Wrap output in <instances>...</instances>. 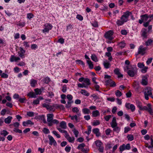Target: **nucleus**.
Instances as JSON below:
<instances>
[{"label": "nucleus", "mask_w": 153, "mask_h": 153, "mask_svg": "<svg viewBox=\"0 0 153 153\" xmlns=\"http://www.w3.org/2000/svg\"><path fill=\"white\" fill-rule=\"evenodd\" d=\"M80 93L88 97L89 96L90 94L86 91L84 89H82Z\"/></svg>", "instance_id": "obj_22"}, {"label": "nucleus", "mask_w": 153, "mask_h": 153, "mask_svg": "<svg viewBox=\"0 0 153 153\" xmlns=\"http://www.w3.org/2000/svg\"><path fill=\"white\" fill-rule=\"evenodd\" d=\"M147 49V47H143L142 45L140 46L138 48L137 55L141 54V55H143L146 53V51Z\"/></svg>", "instance_id": "obj_6"}, {"label": "nucleus", "mask_w": 153, "mask_h": 153, "mask_svg": "<svg viewBox=\"0 0 153 153\" xmlns=\"http://www.w3.org/2000/svg\"><path fill=\"white\" fill-rule=\"evenodd\" d=\"M137 68L135 66L129 70L127 72L128 74L130 77H133L137 74Z\"/></svg>", "instance_id": "obj_4"}, {"label": "nucleus", "mask_w": 153, "mask_h": 153, "mask_svg": "<svg viewBox=\"0 0 153 153\" xmlns=\"http://www.w3.org/2000/svg\"><path fill=\"white\" fill-rule=\"evenodd\" d=\"M47 121L48 124L49 126H52L53 124H57L59 121L56 119H53L54 116L53 114H49L47 115Z\"/></svg>", "instance_id": "obj_1"}, {"label": "nucleus", "mask_w": 153, "mask_h": 153, "mask_svg": "<svg viewBox=\"0 0 153 153\" xmlns=\"http://www.w3.org/2000/svg\"><path fill=\"white\" fill-rule=\"evenodd\" d=\"M33 15L31 13H28L27 14V18L29 20H30V19L32 18L33 17Z\"/></svg>", "instance_id": "obj_51"}, {"label": "nucleus", "mask_w": 153, "mask_h": 153, "mask_svg": "<svg viewBox=\"0 0 153 153\" xmlns=\"http://www.w3.org/2000/svg\"><path fill=\"white\" fill-rule=\"evenodd\" d=\"M19 123L18 122H16L13 124H11L10 125V126H13L16 128L19 127Z\"/></svg>", "instance_id": "obj_50"}, {"label": "nucleus", "mask_w": 153, "mask_h": 153, "mask_svg": "<svg viewBox=\"0 0 153 153\" xmlns=\"http://www.w3.org/2000/svg\"><path fill=\"white\" fill-rule=\"evenodd\" d=\"M152 42L153 41L151 39H149L145 42V45L146 46H149L151 45Z\"/></svg>", "instance_id": "obj_28"}, {"label": "nucleus", "mask_w": 153, "mask_h": 153, "mask_svg": "<svg viewBox=\"0 0 153 153\" xmlns=\"http://www.w3.org/2000/svg\"><path fill=\"white\" fill-rule=\"evenodd\" d=\"M72 111L73 112L77 113L78 112L79 110L78 109V108L76 107H74L72 108Z\"/></svg>", "instance_id": "obj_54"}, {"label": "nucleus", "mask_w": 153, "mask_h": 153, "mask_svg": "<svg viewBox=\"0 0 153 153\" xmlns=\"http://www.w3.org/2000/svg\"><path fill=\"white\" fill-rule=\"evenodd\" d=\"M22 124L23 126H26L27 125H33L34 123L32 122L30 120H27L26 121L23 122Z\"/></svg>", "instance_id": "obj_17"}, {"label": "nucleus", "mask_w": 153, "mask_h": 153, "mask_svg": "<svg viewBox=\"0 0 153 153\" xmlns=\"http://www.w3.org/2000/svg\"><path fill=\"white\" fill-rule=\"evenodd\" d=\"M8 134V132L4 130L1 133V134L4 136V137L6 136Z\"/></svg>", "instance_id": "obj_45"}, {"label": "nucleus", "mask_w": 153, "mask_h": 153, "mask_svg": "<svg viewBox=\"0 0 153 153\" xmlns=\"http://www.w3.org/2000/svg\"><path fill=\"white\" fill-rule=\"evenodd\" d=\"M133 86L136 89L138 90L139 88V82H138L135 81L133 83Z\"/></svg>", "instance_id": "obj_26"}, {"label": "nucleus", "mask_w": 153, "mask_h": 153, "mask_svg": "<svg viewBox=\"0 0 153 153\" xmlns=\"http://www.w3.org/2000/svg\"><path fill=\"white\" fill-rule=\"evenodd\" d=\"M111 126L112 128H114L117 126V124L116 122V118L115 117H114L112 119V121L110 123Z\"/></svg>", "instance_id": "obj_13"}, {"label": "nucleus", "mask_w": 153, "mask_h": 153, "mask_svg": "<svg viewBox=\"0 0 153 153\" xmlns=\"http://www.w3.org/2000/svg\"><path fill=\"white\" fill-rule=\"evenodd\" d=\"M92 114L93 117H97L98 116H100V113L98 111L96 110L92 111Z\"/></svg>", "instance_id": "obj_21"}, {"label": "nucleus", "mask_w": 153, "mask_h": 153, "mask_svg": "<svg viewBox=\"0 0 153 153\" xmlns=\"http://www.w3.org/2000/svg\"><path fill=\"white\" fill-rule=\"evenodd\" d=\"M141 70V72L143 73H145L146 72L147 70L148 69V67L147 66H144L142 68Z\"/></svg>", "instance_id": "obj_48"}, {"label": "nucleus", "mask_w": 153, "mask_h": 153, "mask_svg": "<svg viewBox=\"0 0 153 153\" xmlns=\"http://www.w3.org/2000/svg\"><path fill=\"white\" fill-rule=\"evenodd\" d=\"M152 59H153L152 58H150L148 59L146 62V63L147 65H149L152 62Z\"/></svg>", "instance_id": "obj_60"}, {"label": "nucleus", "mask_w": 153, "mask_h": 153, "mask_svg": "<svg viewBox=\"0 0 153 153\" xmlns=\"http://www.w3.org/2000/svg\"><path fill=\"white\" fill-rule=\"evenodd\" d=\"M37 81L33 79H31L30 80L31 86L33 87H35L36 84H37Z\"/></svg>", "instance_id": "obj_20"}, {"label": "nucleus", "mask_w": 153, "mask_h": 153, "mask_svg": "<svg viewBox=\"0 0 153 153\" xmlns=\"http://www.w3.org/2000/svg\"><path fill=\"white\" fill-rule=\"evenodd\" d=\"M91 58L93 61L95 62H97L98 61L97 57L94 54L91 55Z\"/></svg>", "instance_id": "obj_31"}, {"label": "nucleus", "mask_w": 153, "mask_h": 153, "mask_svg": "<svg viewBox=\"0 0 153 153\" xmlns=\"http://www.w3.org/2000/svg\"><path fill=\"white\" fill-rule=\"evenodd\" d=\"M85 146V145L84 143H82L79 144L77 148L78 149L82 150Z\"/></svg>", "instance_id": "obj_40"}, {"label": "nucleus", "mask_w": 153, "mask_h": 153, "mask_svg": "<svg viewBox=\"0 0 153 153\" xmlns=\"http://www.w3.org/2000/svg\"><path fill=\"white\" fill-rule=\"evenodd\" d=\"M82 112L84 114H88L91 112L90 110L87 108H85L82 109Z\"/></svg>", "instance_id": "obj_23"}, {"label": "nucleus", "mask_w": 153, "mask_h": 153, "mask_svg": "<svg viewBox=\"0 0 153 153\" xmlns=\"http://www.w3.org/2000/svg\"><path fill=\"white\" fill-rule=\"evenodd\" d=\"M7 111L6 109H2L1 112V114L2 116H4L5 115Z\"/></svg>", "instance_id": "obj_64"}, {"label": "nucleus", "mask_w": 153, "mask_h": 153, "mask_svg": "<svg viewBox=\"0 0 153 153\" xmlns=\"http://www.w3.org/2000/svg\"><path fill=\"white\" fill-rule=\"evenodd\" d=\"M143 92L144 93L145 98L146 100H149V96L153 98V96L152 92V89L150 87H146L144 89Z\"/></svg>", "instance_id": "obj_2"}, {"label": "nucleus", "mask_w": 153, "mask_h": 153, "mask_svg": "<svg viewBox=\"0 0 153 153\" xmlns=\"http://www.w3.org/2000/svg\"><path fill=\"white\" fill-rule=\"evenodd\" d=\"M111 117V115H107L104 117V118L105 120L107 121H108L110 118Z\"/></svg>", "instance_id": "obj_63"}, {"label": "nucleus", "mask_w": 153, "mask_h": 153, "mask_svg": "<svg viewBox=\"0 0 153 153\" xmlns=\"http://www.w3.org/2000/svg\"><path fill=\"white\" fill-rule=\"evenodd\" d=\"M52 133L55 135L57 138H59L60 137V135L57 133V132L55 131H52Z\"/></svg>", "instance_id": "obj_56"}, {"label": "nucleus", "mask_w": 153, "mask_h": 153, "mask_svg": "<svg viewBox=\"0 0 153 153\" xmlns=\"http://www.w3.org/2000/svg\"><path fill=\"white\" fill-rule=\"evenodd\" d=\"M121 20H118L116 22V23L118 26L122 25L123 24L124 22H125L123 19Z\"/></svg>", "instance_id": "obj_25"}, {"label": "nucleus", "mask_w": 153, "mask_h": 153, "mask_svg": "<svg viewBox=\"0 0 153 153\" xmlns=\"http://www.w3.org/2000/svg\"><path fill=\"white\" fill-rule=\"evenodd\" d=\"M65 138L70 143H74L75 138L74 137H71L69 134L68 133L66 135H64Z\"/></svg>", "instance_id": "obj_11"}, {"label": "nucleus", "mask_w": 153, "mask_h": 153, "mask_svg": "<svg viewBox=\"0 0 153 153\" xmlns=\"http://www.w3.org/2000/svg\"><path fill=\"white\" fill-rule=\"evenodd\" d=\"M115 94L117 96L120 97L122 95V93L119 90H117Z\"/></svg>", "instance_id": "obj_53"}, {"label": "nucleus", "mask_w": 153, "mask_h": 153, "mask_svg": "<svg viewBox=\"0 0 153 153\" xmlns=\"http://www.w3.org/2000/svg\"><path fill=\"white\" fill-rule=\"evenodd\" d=\"M91 126H89L88 127V131H85V133L89 135L91 133Z\"/></svg>", "instance_id": "obj_39"}, {"label": "nucleus", "mask_w": 153, "mask_h": 153, "mask_svg": "<svg viewBox=\"0 0 153 153\" xmlns=\"http://www.w3.org/2000/svg\"><path fill=\"white\" fill-rule=\"evenodd\" d=\"M130 107H129V109H131V111L132 112H133L135 110V107L133 104H131V106H130Z\"/></svg>", "instance_id": "obj_58"}, {"label": "nucleus", "mask_w": 153, "mask_h": 153, "mask_svg": "<svg viewBox=\"0 0 153 153\" xmlns=\"http://www.w3.org/2000/svg\"><path fill=\"white\" fill-rule=\"evenodd\" d=\"M125 144H123L122 145L120 146L119 147V150L120 152H123L125 149Z\"/></svg>", "instance_id": "obj_42"}, {"label": "nucleus", "mask_w": 153, "mask_h": 153, "mask_svg": "<svg viewBox=\"0 0 153 153\" xmlns=\"http://www.w3.org/2000/svg\"><path fill=\"white\" fill-rule=\"evenodd\" d=\"M84 82L86 84V85H90V79L88 78L85 79L84 81Z\"/></svg>", "instance_id": "obj_46"}, {"label": "nucleus", "mask_w": 153, "mask_h": 153, "mask_svg": "<svg viewBox=\"0 0 153 153\" xmlns=\"http://www.w3.org/2000/svg\"><path fill=\"white\" fill-rule=\"evenodd\" d=\"M48 137L49 140V144L50 145H52L54 146L56 145V142L52 136L48 135Z\"/></svg>", "instance_id": "obj_10"}, {"label": "nucleus", "mask_w": 153, "mask_h": 153, "mask_svg": "<svg viewBox=\"0 0 153 153\" xmlns=\"http://www.w3.org/2000/svg\"><path fill=\"white\" fill-rule=\"evenodd\" d=\"M12 118V117L11 116H8L4 119V122L6 124H10L11 123Z\"/></svg>", "instance_id": "obj_18"}, {"label": "nucleus", "mask_w": 153, "mask_h": 153, "mask_svg": "<svg viewBox=\"0 0 153 153\" xmlns=\"http://www.w3.org/2000/svg\"><path fill=\"white\" fill-rule=\"evenodd\" d=\"M118 45L120 47V48L121 49H122L125 47L126 45V44L124 42L122 41L120 42L118 44Z\"/></svg>", "instance_id": "obj_33"}, {"label": "nucleus", "mask_w": 153, "mask_h": 153, "mask_svg": "<svg viewBox=\"0 0 153 153\" xmlns=\"http://www.w3.org/2000/svg\"><path fill=\"white\" fill-rule=\"evenodd\" d=\"M127 51H128L117 52L116 53V55L117 56H120L122 55H125L126 54V53Z\"/></svg>", "instance_id": "obj_35"}, {"label": "nucleus", "mask_w": 153, "mask_h": 153, "mask_svg": "<svg viewBox=\"0 0 153 153\" xmlns=\"http://www.w3.org/2000/svg\"><path fill=\"white\" fill-rule=\"evenodd\" d=\"M147 106H142L140 110H146L148 111L151 115H152L153 114V110L152 109L151 104L150 103H149Z\"/></svg>", "instance_id": "obj_3"}, {"label": "nucleus", "mask_w": 153, "mask_h": 153, "mask_svg": "<svg viewBox=\"0 0 153 153\" xmlns=\"http://www.w3.org/2000/svg\"><path fill=\"white\" fill-rule=\"evenodd\" d=\"M112 128H113V131L115 132H116L117 133H118L120 132V128L119 127L117 126Z\"/></svg>", "instance_id": "obj_38"}, {"label": "nucleus", "mask_w": 153, "mask_h": 153, "mask_svg": "<svg viewBox=\"0 0 153 153\" xmlns=\"http://www.w3.org/2000/svg\"><path fill=\"white\" fill-rule=\"evenodd\" d=\"M57 129L60 132L65 133V135H66L68 133L67 131H66L64 130H62L59 128L57 127Z\"/></svg>", "instance_id": "obj_37"}, {"label": "nucleus", "mask_w": 153, "mask_h": 153, "mask_svg": "<svg viewBox=\"0 0 153 153\" xmlns=\"http://www.w3.org/2000/svg\"><path fill=\"white\" fill-rule=\"evenodd\" d=\"M92 132L96 134L97 137H99L100 135V133L99 132V129L98 128H96L93 129Z\"/></svg>", "instance_id": "obj_14"}, {"label": "nucleus", "mask_w": 153, "mask_h": 153, "mask_svg": "<svg viewBox=\"0 0 153 153\" xmlns=\"http://www.w3.org/2000/svg\"><path fill=\"white\" fill-rule=\"evenodd\" d=\"M132 13L131 12L127 11L123 13V14L121 16L120 18L121 19H123L124 22H126L128 20V18L129 16L132 14Z\"/></svg>", "instance_id": "obj_5"}, {"label": "nucleus", "mask_w": 153, "mask_h": 153, "mask_svg": "<svg viewBox=\"0 0 153 153\" xmlns=\"http://www.w3.org/2000/svg\"><path fill=\"white\" fill-rule=\"evenodd\" d=\"M136 103L137 107L139 108V109L140 110L141 108L142 107V103L140 101H136Z\"/></svg>", "instance_id": "obj_41"}, {"label": "nucleus", "mask_w": 153, "mask_h": 153, "mask_svg": "<svg viewBox=\"0 0 153 153\" xmlns=\"http://www.w3.org/2000/svg\"><path fill=\"white\" fill-rule=\"evenodd\" d=\"M27 96L31 98L36 97V94L33 92H29L27 94Z\"/></svg>", "instance_id": "obj_24"}, {"label": "nucleus", "mask_w": 153, "mask_h": 153, "mask_svg": "<svg viewBox=\"0 0 153 153\" xmlns=\"http://www.w3.org/2000/svg\"><path fill=\"white\" fill-rule=\"evenodd\" d=\"M20 59L19 57H16L14 55H11L10 58V61L11 62H13L15 61L16 62L18 60H20Z\"/></svg>", "instance_id": "obj_16"}, {"label": "nucleus", "mask_w": 153, "mask_h": 153, "mask_svg": "<svg viewBox=\"0 0 153 153\" xmlns=\"http://www.w3.org/2000/svg\"><path fill=\"white\" fill-rule=\"evenodd\" d=\"M100 122L99 120H97L94 122L93 123V125L94 126H96L100 124Z\"/></svg>", "instance_id": "obj_55"}, {"label": "nucleus", "mask_w": 153, "mask_h": 153, "mask_svg": "<svg viewBox=\"0 0 153 153\" xmlns=\"http://www.w3.org/2000/svg\"><path fill=\"white\" fill-rule=\"evenodd\" d=\"M113 32L111 30H109L105 34V37L108 39L111 40L113 39L112 36Z\"/></svg>", "instance_id": "obj_8"}, {"label": "nucleus", "mask_w": 153, "mask_h": 153, "mask_svg": "<svg viewBox=\"0 0 153 153\" xmlns=\"http://www.w3.org/2000/svg\"><path fill=\"white\" fill-rule=\"evenodd\" d=\"M26 100V98L25 97L23 98H20L19 99V101L21 103H24Z\"/></svg>", "instance_id": "obj_61"}, {"label": "nucleus", "mask_w": 153, "mask_h": 153, "mask_svg": "<svg viewBox=\"0 0 153 153\" xmlns=\"http://www.w3.org/2000/svg\"><path fill=\"white\" fill-rule=\"evenodd\" d=\"M144 65L143 63H141L139 62L137 64L138 67L140 68H142L144 66Z\"/></svg>", "instance_id": "obj_59"}, {"label": "nucleus", "mask_w": 153, "mask_h": 153, "mask_svg": "<svg viewBox=\"0 0 153 153\" xmlns=\"http://www.w3.org/2000/svg\"><path fill=\"white\" fill-rule=\"evenodd\" d=\"M27 114L30 117H32L34 116V113L32 111H29L27 112Z\"/></svg>", "instance_id": "obj_49"}, {"label": "nucleus", "mask_w": 153, "mask_h": 153, "mask_svg": "<svg viewBox=\"0 0 153 153\" xmlns=\"http://www.w3.org/2000/svg\"><path fill=\"white\" fill-rule=\"evenodd\" d=\"M59 126L62 128L64 129H66L67 127L66 123L64 121H62L60 123Z\"/></svg>", "instance_id": "obj_19"}, {"label": "nucleus", "mask_w": 153, "mask_h": 153, "mask_svg": "<svg viewBox=\"0 0 153 153\" xmlns=\"http://www.w3.org/2000/svg\"><path fill=\"white\" fill-rule=\"evenodd\" d=\"M36 95H40L41 94L42 91L41 89H39L38 88L34 89Z\"/></svg>", "instance_id": "obj_34"}, {"label": "nucleus", "mask_w": 153, "mask_h": 153, "mask_svg": "<svg viewBox=\"0 0 153 153\" xmlns=\"http://www.w3.org/2000/svg\"><path fill=\"white\" fill-rule=\"evenodd\" d=\"M50 79L49 77H46L43 79V82L45 83H48L50 81Z\"/></svg>", "instance_id": "obj_47"}, {"label": "nucleus", "mask_w": 153, "mask_h": 153, "mask_svg": "<svg viewBox=\"0 0 153 153\" xmlns=\"http://www.w3.org/2000/svg\"><path fill=\"white\" fill-rule=\"evenodd\" d=\"M52 26L50 24H47L45 26V27L43 30L42 32L43 33L48 32L49 30H51L52 28Z\"/></svg>", "instance_id": "obj_12"}, {"label": "nucleus", "mask_w": 153, "mask_h": 153, "mask_svg": "<svg viewBox=\"0 0 153 153\" xmlns=\"http://www.w3.org/2000/svg\"><path fill=\"white\" fill-rule=\"evenodd\" d=\"M43 132L45 134H48L50 133V131L49 130L46 128H44Z\"/></svg>", "instance_id": "obj_52"}, {"label": "nucleus", "mask_w": 153, "mask_h": 153, "mask_svg": "<svg viewBox=\"0 0 153 153\" xmlns=\"http://www.w3.org/2000/svg\"><path fill=\"white\" fill-rule=\"evenodd\" d=\"M141 84L143 85H147L148 84V80L146 76H144L143 77Z\"/></svg>", "instance_id": "obj_15"}, {"label": "nucleus", "mask_w": 153, "mask_h": 153, "mask_svg": "<svg viewBox=\"0 0 153 153\" xmlns=\"http://www.w3.org/2000/svg\"><path fill=\"white\" fill-rule=\"evenodd\" d=\"M87 63L89 65V67L91 69H92L93 68V64L92 62L90 60L87 61Z\"/></svg>", "instance_id": "obj_32"}, {"label": "nucleus", "mask_w": 153, "mask_h": 153, "mask_svg": "<svg viewBox=\"0 0 153 153\" xmlns=\"http://www.w3.org/2000/svg\"><path fill=\"white\" fill-rule=\"evenodd\" d=\"M19 49V51L18 52V55L21 58L23 59L25 57V51L21 47H20Z\"/></svg>", "instance_id": "obj_9"}, {"label": "nucleus", "mask_w": 153, "mask_h": 153, "mask_svg": "<svg viewBox=\"0 0 153 153\" xmlns=\"http://www.w3.org/2000/svg\"><path fill=\"white\" fill-rule=\"evenodd\" d=\"M76 62H78V64H81L83 66H84L85 64L81 60H80L78 59V60H76Z\"/></svg>", "instance_id": "obj_57"}, {"label": "nucleus", "mask_w": 153, "mask_h": 153, "mask_svg": "<svg viewBox=\"0 0 153 153\" xmlns=\"http://www.w3.org/2000/svg\"><path fill=\"white\" fill-rule=\"evenodd\" d=\"M69 117L71 118V120H73L75 119L76 121H77L78 120V119L77 116L76 115H75L74 116H71V115H69Z\"/></svg>", "instance_id": "obj_44"}, {"label": "nucleus", "mask_w": 153, "mask_h": 153, "mask_svg": "<svg viewBox=\"0 0 153 153\" xmlns=\"http://www.w3.org/2000/svg\"><path fill=\"white\" fill-rule=\"evenodd\" d=\"M103 64L104 67L106 69L109 68L111 66V64L109 62H104Z\"/></svg>", "instance_id": "obj_27"}, {"label": "nucleus", "mask_w": 153, "mask_h": 153, "mask_svg": "<svg viewBox=\"0 0 153 153\" xmlns=\"http://www.w3.org/2000/svg\"><path fill=\"white\" fill-rule=\"evenodd\" d=\"M95 144L96 146L98 148L102 145V144L101 142L99 140L95 141Z\"/></svg>", "instance_id": "obj_30"}, {"label": "nucleus", "mask_w": 153, "mask_h": 153, "mask_svg": "<svg viewBox=\"0 0 153 153\" xmlns=\"http://www.w3.org/2000/svg\"><path fill=\"white\" fill-rule=\"evenodd\" d=\"M127 138L129 140L131 141L134 140V137L132 134H128L127 136Z\"/></svg>", "instance_id": "obj_43"}, {"label": "nucleus", "mask_w": 153, "mask_h": 153, "mask_svg": "<svg viewBox=\"0 0 153 153\" xmlns=\"http://www.w3.org/2000/svg\"><path fill=\"white\" fill-rule=\"evenodd\" d=\"M141 17L143 21H146L149 18L147 14H145L142 15L141 16Z\"/></svg>", "instance_id": "obj_29"}, {"label": "nucleus", "mask_w": 153, "mask_h": 153, "mask_svg": "<svg viewBox=\"0 0 153 153\" xmlns=\"http://www.w3.org/2000/svg\"><path fill=\"white\" fill-rule=\"evenodd\" d=\"M13 131L16 132H18L19 133H22V130L19 129L17 128H15L14 129Z\"/></svg>", "instance_id": "obj_62"}, {"label": "nucleus", "mask_w": 153, "mask_h": 153, "mask_svg": "<svg viewBox=\"0 0 153 153\" xmlns=\"http://www.w3.org/2000/svg\"><path fill=\"white\" fill-rule=\"evenodd\" d=\"M149 31H147V29L145 28L142 29L141 31V35L143 37V39H146L149 35Z\"/></svg>", "instance_id": "obj_7"}, {"label": "nucleus", "mask_w": 153, "mask_h": 153, "mask_svg": "<svg viewBox=\"0 0 153 153\" xmlns=\"http://www.w3.org/2000/svg\"><path fill=\"white\" fill-rule=\"evenodd\" d=\"M72 131L74 133L75 137H77L79 134V132L78 131L76 130V128H74L73 129Z\"/></svg>", "instance_id": "obj_36"}]
</instances>
